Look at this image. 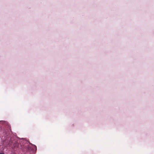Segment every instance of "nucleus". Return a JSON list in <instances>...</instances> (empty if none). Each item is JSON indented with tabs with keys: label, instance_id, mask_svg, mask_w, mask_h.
I'll use <instances>...</instances> for the list:
<instances>
[{
	"label": "nucleus",
	"instance_id": "obj_1",
	"mask_svg": "<svg viewBox=\"0 0 154 154\" xmlns=\"http://www.w3.org/2000/svg\"><path fill=\"white\" fill-rule=\"evenodd\" d=\"M17 139H20V138L17 137L16 135H15L13 137H11L10 135V145H11V143L12 144H15V145H16L17 143H18Z\"/></svg>",
	"mask_w": 154,
	"mask_h": 154
},
{
	"label": "nucleus",
	"instance_id": "obj_2",
	"mask_svg": "<svg viewBox=\"0 0 154 154\" xmlns=\"http://www.w3.org/2000/svg\"><path fill=\"white\" fill-rule=\"evenodd\" d=\"M33 148H32L33 150L35 151H36L37 150L36 146L35 145H33Z\"/></svg>",
	"mask_w": 154,
	"mask_h": 154
},
{
	"label": "nucleus",
	"instance_id": "obj_3",
	"mask_svg": "<svg viewBox=\"0 0 154 154\" xmlns=\"http://www.w3.org/2000/svg\"><path fill=\"white\" fill-rule=\"evenodd\" d=\"M0 154H5L4 153H0Z\"/></svg>",
	"mask_w": 154,
	"mask_h": 154
},
{
	"label": "nucleus",
	"instance_id": "obj_4",
	"mask_svg": "<svg viewBox=\"0 0 154 154\" xmlns=\"http://www.w3.org/2000/svg\"><path fill=\"white\" fill-rule=\"evenodd\" d=\"M10 132H11V129H10Z\"/></svg>",
	"mask_w": 154,
	"mask_h": 154
}]
</instances>
